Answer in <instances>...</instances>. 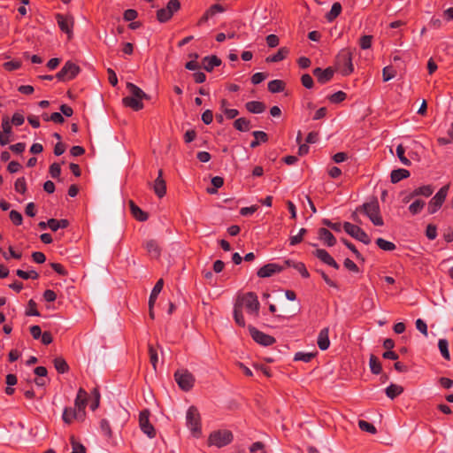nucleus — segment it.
I'll list each match as a JSON object with an SVG mask.
<instances>
[{
    "mask_svg": "<svg viewBox=\"0 0 453 453\" xmlns=\"http://www.w3.org/2000/svg\"><path fill=\"white\" fill-rule=\"evenodd\" d=\"M357 211L365 213L375 226H383L384 224L378 200L375 198L371 202L364 203L357 209Z\"/></svg>",
    "mask_w": 453,
    "mask_h": 453,
    "instance_id": "1",
    "label": "nucleus"
},
{
    "mask_svg": "<svg viewBox=\"0 0 453 453\" xmlns=\"http://www.w3.org/2000/svg\"><path fill=\"white\" fill-rule=\"evenodd\" d=\"M235 304H239L240 308L245 307L248 313L250 315H254L257 317L258 311L260 307V303L258 302L257 296L253 292H248L238 297Z\"/></svg>",
    "mask_w": 453,
    "mask_h": 453,
    "instance_id": "2",
    "label": "nucleus"
},
{
    "mask_svg": "<svg viewBox=\"0 0 453 453\" xmlns=\"http://www.w3.org/2000/svg\"><path fill=\"white\" fill-rule=\"evenodd\" d=\"M187 426L194 437L198 438L202 434L201 417L198 410L195 406L188 409L186 414Z\"/></svg>",
    "mask_w": 453,
    "mask_h": 453,
    "instance_id": "3",
    "label": "nucleus"
},
{
    "mask_svg": "<svg viewBox=\"0 0 453 453\" xmlns=\"http://www.w3.org/2000/svg\"><path fill=\"white\" fill-rule=\"evenodd\" d=\"M336 66L344 76L349 75L353 70L352 54L349 50H342L336 57Z\"/></svg>",
    "mask_w": 453,
    "mask_h": 453,
    "instance_id": "4",
    "label": "nucleus"
},
{
    "mask_svg": "<svg viewBox=\"0 0 453 453\" xmlns=\"http://www.w3.org/2000/svg\"><path fill=\"white\" fill-rule=\"evenodd\" d=\"M233 441V434L228 430H218L212 432L208 438L209 446L222 448Z\"/></svg>",
    "mask_w": 453,
    "mask_h": 453,
    "instance_id": "5",
    "label": "nucleus"
},
{
    "mask_svg": "<svg viewBox=\"0 0 453 453\" xmlns=\"http://www.w3.org/2000/svg\"><path fill=\"white\" fill-rule=\"evenodd\" d=\"M174 378L178 386L184 391H189L194 387L195 377L186 369L176 371Z\"/></svg>",
    "mask_w": 453,
    "mask_h": 453,
    "instance_id": "6",
    "label": "nucleus"
},
{
    "mask_svg": "<svg viewBox=\"0 0 453 453\" xmlns=\"http://www.w3.org/2000/svg\"><path fill=\"white\" fill-rule=\"evenodd\" d=\"M449 185H445L431 198L428 203L427 211L429 214H434L441 207L448 195Z\"/></svg>",
    "mask_w": 453,
    "mask_h": 453,
    "instance_id": "7",
    "label": "nucleus"
},
{
    "mask_svg": "<svg viewBox=\"0 0 453 453\" xmlns=\"http://www.w3.org/2000/svg\"><path fill=\"white\" fill-rule=\"evenodd\" d=\"M81 68L72 61H67L56 74V78L60 81H68L74 79L80 73Z\"/></svg>",
    "mask_w": 453,
    "mask_h": 453,
    "instance_id": "8",
    "label": "nucleus"
},
{
    "mask_svg": "<svg viewBox=\"0 0 453 453\" xmlns=\"http://www.w3.org/2000/svg\"><path fill=\"white\" fill-rule=\"evenodd\" d=\"M343 229L351 237L357 239V241L365 244H369L371 242V239L368 236V234L357 225L351 224L349 222H345L343 224Z\"/></svg>",
    "mask_w": 453,
    "mask_h": 453,
    "instance_id": "9",
    "label": "nucleus"
},
{
    "mask_svg": "<svg viewBox=\"0 0 453 453\" xmlns=\"http://www.w3.org/2000/svg\"><path fill=\"white\" fill-rule=\"evenodd\" d=\"M139 425L141 430L147 434L150 438H154L156 436V430L154 426L150 422V411L143 410L140 412L139 415Z\"/></svg>",
    "mask_w": 453,
    "mask_h": 453,
    "instance_id": "10",
    "label": "nucleus"
},
{
    "mask_svg": "<svg viewBox=\"0 0 453 453\" xmlns=\"http://www.w3.org/2000/svg\"><path fill=\"white\" fill-rule=\"evenodd\" d=\"M249 331L252 339L260 345L270 346L275 342V339L273 336L259 331L252 326H249Z\"/></svg>",
    "mask_w": 453,
    "mask_h": 453,
    "instance_id": "11",
    "label": "nucleus"
},
{
    "mask_svg": "<svg viewBox=\"0 0 453 453\" xmlns=\"http://www.w3.org/2000/svg\"><path fill=\"white\" fill-rule=\"evenodd\" d=\"M58 25L62 32L65 33L70 39L73 35V19L71 16L58 13L56 15Z\"/></svg>",
    "mask_w": 453,
    "mask_h": 453,
    "instance_id": "12",
    "label": "nucleus"
},
{
    "mask_svg": "<svg viewBox=\"0 0 453 453\" xmlns=\"http://www.w3.org/2000/svg\"><path fill=\"white\" fill-rule=\"evenodd\" d=\"M284 270V266L278 264L270 263L266 264L257 271V274L260 278L270 277L276 273H280Z\"/></svg>",
    "mask_w": 453,
    "mask_h": 453,
    "instance_id": "13",
    "label": "nucleus"
},
{
    "mask_svg": "<svg viewBox=\"0 0 453 453\" xmlns=\"http://www.w3.org/2000/svg\"><path fill=\"white\" fill-rule=\"evenodd\" d=\"M88 402V393L82 388H80L76 398L74 400V409L78 411L81 414L85 416V408L87 406Z\"/></svg>",
    "mask_w": 453,
    "mask_h": 453,
    "instance_id": "14",
    "label": "nucleus"
},
{
    "mask_svg": "<svg viewBox=\"0 0 453 453\" xmlns=\"http://www.w3.org/2000/svg\"><path fill=\"white\" fill-rule=\"evenodd\" d=\"M153 190L159 198L164 197L166 194V183L165 180L163 179L162 170L158 171V175L157 179L154 180Z\"/></svg>",
    "mask_w": 453,
    "mask_h": 453,
    "instance_id": "15",
    "label": "nucleus"
},
{
    "mask_svg": "<svg viewBox=\"0 0 453 453\" xmlns=\"http://www.w3.org/2000/svg\"><path fill=\"white\" fill-rule=\"evenodd\" d=\"M334 73V72L331 67L326 68L325 70L318 67L313 70V75L321 84L328 82L333 78Z\"/></svg>",
    "mask_w": 453,
    "mask_h": 453,
    "instance_id": "16",
    "label": "nucleus"
},
{
    "mask_svg": "<svg viewBox=\"0 0 453 453\" xmlns=\"http://www.w3.org/2000/svg\"><path fill=\"white\" fill-rule=\"evenodd\" d=\"M314 255L321 260L323 263L338 269L339 265L336 263V261L334 259V257L326 250L323 249H318L314 251Z\"/></svg>",
    "mask_w": 453,
    "mask_h": 453,
    "instance_id": "17",
    "label": "nucleus"
},
{
    "mask_svg": "<svg viewBox=\"0 0 453 453\" xmlns=\"http://www.w3.org/2000/svg\"><path fill=\"white\" fill-rule=\"evenodd\" d=\"M319 239L326 246L333 247L336 243V239L334 234L326 228H319Z\"/></svg>",
    "mask_w": 453,
    "mask_h": 453,
    "instance_id": "18",
    "label": "nucleus"
},
{
    "mask_svg": "<svg viewBox=\"0 0 453 453\" xmlns=\"http://www.w3.org/2000/svg\"><path fill=\"white\" fill-rule=\"evenodd\" d=\"M84 416L74 408L66 407L64 409L62 418L65 424H71L74 419H82Z\"/></svg>",
    "mask_w": 453,
    "mask_h": 453,
    "instance_id": "19",
    "label": "nucleus"
},
{
    "mask_svg": "<svg viewBox=\"0 0 453 453\" xmlns=\"http://www.w3.org/2000/svg\"><path fill=\"white\" fill-rule=\"evenodd\" d=\"M317 344L321 350H326L329 348L330 340H329V328L328 327H325L320 330V332L318 335Z\"/></svg>",
    "mask_w": 453,
    "mask_h": 453,
    "instance_id": "20",
    "label": "nucleus"
},
{
    "mask_svg": "<svg viewBox=\"0 0 453 453\" xmlns=\"http://www.w3.org/2000/svg\"><path fill=\"white\" fill-rule=\"evenodd\" d=\"M202 65L204 70L211 72L214 67L221 65V59L215 55L207 56L203 58Z\"/></svg>",
    "mask_w": 453,
    "mask_h": 453,
    "instance_id": "21",
    "label": "nucleus"
},
{
    "mask_svg": "<svg viewBox=\"0 0 453 453\" xmlns=\"http://www.w3.org/2000/svg\"><path fill=\"white\" fill-rule=\"evenodd\" d=\"M144 248L148 254L153 258H158L161 253L160 248L155 240H149L144 242Z\"/></svg>",
    "mask_w": 453,
    "mask_h": 453,
    "instance_id": "22",
    "label": "nucleus"
},
{
    "mask_svg": "<svg viewBox=\"0 0 453 453\" xmlns=\"http://www.w3.org/2000/svg\"><path fill=\"white\" fill-rule=\"evenodd\" d=\"M122 103L126 107H129L136 111L142 110L144 107L142 100L134 97L126 96L122 99Z\"/></svg>",
    "mask_w": 453,
    "mask_h": 453,
    "instance_id": "23",
    "label": "nucleus"
},
{
    "mask_svg": "<svg viewBox=\"0 0 453 453\" xmlns=\"http://www.w3.org/2000/svg\"><path fill=\"white\" fill-rule=\"evenodd\" d=\"M129 207L132 215L139 221H146L148 219V214L144 212L140 207H138L134 201H129Z\"/></svg>",
    "mask_w": 453,
    "mask_h": 453,
    "instance_id": "24",
    "label": "nucleus"
},
{
    "mask_svg": "<svg viewBox=\"0 0 453 453\" xmlns=\"http://www.w3.org/2000/svg\"><path fill=\"white\" fill-rule=\"evenodd\" d=\"M127 88L130 93L129 97H134L142 100L148 98V96L138 86L134 85V83L127 82Z\"/></svg>",
    "mask_w": 453,
    "mask_h": 453,
    "instance_id": "25",
    "label": "nucleus"
},
{
    "mask_svg": "<svg viewBox=\"0 0 453 453\" xmlns=\"http://www.w3.org/2000/svg\"><path fill=\"white\" fill-rule=\"evenodd\" d=\"M434 191V186L428 184V185H423L420 187H418L413 189V195H415V197L418 196H423V197H429L433 195Z\"/></svg>",
    "mask_w": 453,
    "mask_h": 453,
    "instance_id": "26",
    "label": "nucleus"
},
{
    "mask_svg": "<svg viewBox=\"0 0 453 453\" xmlns=\"http://www.w3.org/2000/svg\"><path fill=\"white\" fill-rule=\"evenodd\" d=\"M288 53L289 50L287 47H282L274 55L267 57L265 60L268 63H277L285 59Z\"/></svg>",
    "mask_w": 453,
    "mask_h": 453,
    "instance_id": "27",
    "label": "nucleus"
},
{
    "mask_svg": "<svg viewBox=\"0 0 453 453\" xmlns=\"http://www.w3.org/2000/svg\"><path fill=\"white\" fill-rule=\"evenodd\" d=\"M245 107L248 111L251 113H262L265 110V105L264 103L259 101H250L246 103Z\"/></svg>",
    "mask_w": 453,
    "mask_h": 453,
    "instance_id": "28",
    "label": "nucleus"
},
{
    "mask_svg": "<svg viewBox=\"0 0 453 453\" xmlns=\"http://www.w3.org/2000/svg\"><path fill=\"white\" fill-rule=\"evenodd\" d=\"M403 392V388L400 385L391 383L388 387L386 388L385 393L387 396L390 399H395L398 395H400Z\"/></svg>",
    "mask_w": 453,
    "mask_h": 453,
    "instance_id": "29",
    "label": "nucleus"
},
{
    "mask_svg": "<svg viewBox=\"0 0 453 453\" xmlns=\"http://www.w3.org/2000/svg\"><path fill=\"white\" fill-rule=\"evenodd\" d=\"M410 176V172L406 169H396L393 170L390 174V179L392 183H397L400 180L406 179Z\"/></svg>",
    "mask_w": 453,
    "mask_h": 453,
    "instance_id": "30",
    "label": "nucleus"
},
{
    "mask_svg": "<svg viewBox=\"0 0 453 453\" xmlns=\"http://www.w3.org/2000/svg\"><path fill=\"white\" fill-rule=\"evenodd\" d=\"M164 287L163 279H159L155 284L149 299V306L154 305L157 298Z\"/></svg>",
    "mask_w": 453,
    "mask_h": 453,
    "instance_id": "31",
    "label": "nucleus"
},
{
    "mask_svg": "<svg viewBox=\"0 0 453 453\" xmlns=\"http://www.w3.org/2000/svg\"><path fill=\"white\" fill-rule=\"evenodd\" d=\"M426 205V202L420 198H416L410 205L409 211L411 215H417L422 211Z\"/></svg>",
    "mask_w": 453,
    "mask_h": 453,
    "instance_id": "32",
    "label": "nucleus"
},
{
    "mask_svg": "<svg viewBox=\"0 0 453 453\" xmlns=\"http://www.w3.org/2000/svg\"><path fill=\"white\" fill-rule=\"evenodd\" d=\"M234 127L240 132H248L251 128V124L248 119L239 118L234 120Z\"/></svg>",
    "mask_w": 453,
    "mask_h": 453,
    "instance_id": "33",
    "label": "nucleus"
},
{
    "mask_svg": "<svg viewBox=\"0 0 453 453\" xmlns=\"http://www.w3.org/2000/svg\"><path fill=\"white\" fill-rule=\"evenodd\" d=\"M285 88V83L280 80H273L268 83V90L271 93H280Z\"/></svg>",
    "mask_w": 453,
    "mask_h": 453,
    "instance_id": "34",
    "label": "nucleus"
},
{
    "mask_svg": "<svg viewBox=\"0 0 453 453\" xmlns=\"http://www.w3.org/2000/svg\"><path fill=\"white\" fill-rule=\"evenodd\" d=\"M369 366L373 374H380L382 371L381 364L374 355L370 356Z\"/></svg>",
    "mask_w": 453,
    "mask_h": 453,
    "instance_id": "35",
    "label": "nucleus"
},
{
    "mask_svg": "<svg viewBox=\"0 0 453 453\" xmlns=\"http://www.w3.org/2000/svg\"><path fill=\"white\" fill-rule=\"evenodd\" d=\"M342 12V5L340 3L333 4L330 12L326 14V18L328 21L335 19Z\"/></svg>",
    "mask_w": 453,
    "mask_h": 453,
    "instance_id": "36",
    "label": "nucleus"
},
{
    "mask_svg": "<svg viewBox=\"0 0 453 453\" xmlns=\"http://www.w3.org/2000/svg\"><path fill=\"white\" fill-rule=\"evenodd\" d=\"M438 348L441 356L446 359H450V354L449 351V342L446 339H440L438 342Z\"/></svg>",
    "mask_w": 453,
    "mask_h": 453,
    "instance_id": "37",
    "label": "nucleus"
},
{
    "mask_svg": "<svg viewBox=\"0 0 453 453\" xmlns=\"http://www.w3.org/2000/svg\"><path fill=\"white\" fill-rule=\"evenodd\" d=\"M54 366L59 373L67 372L69 370L66 361L62 357H56L54 359Z\"/></svg>",
    "mask_w": 453,
    "mask_h": 453,
    "instance_id": "38",
    "label": "nucleus"
},
{
    "mask_svg": "<svg viewBox=\"0 0 453 453\" xmlns=\"http://www.w3.org/2000/svg\"><path fill=\"white\" fill-rule=\"evenodd\" d=\"M376 244L382 250L392 251L395 250V244L394 242L387 241L383 238H378L376 240Z\"/></svg>",
    "mask_w": 453,
    "mask_h": 453,
    "instance_id": "39",
    "label": "nucleus"
},
{
    "mask_svg": "<svg viewBox=\"0 0 453 453\" xmlns=\"http://www.w3.org/2000/svg\"><path fill=\"white\" fill-rule=\"evenodd\" d=\"M234 319L235 323L240 326H245V320L242 315V311L239 304H234Z\"/></svg>",
    "mask_w": 453,
    "mask_h": 453,
    "instance_id": "40",
    "label": "nucleus"
},
{
    "mask_svg": "<svg viewBox=\"0 0 453 453\" xmlns=\"http://www.w3.org/2000/svg\"><path fill=\"white\" fill-rule=\"evenodd\" d=\"M211 184L213 185V188H208L207 192L209 194H215L217 192V188H219L224 184V180L222 177L215 176L211 179Z\"/></svg>",
    "mask_w": 453,
    "mask_h": 453,
    "instance_id": "41",
    "label": "nucleus"
},
{
    "mask_svg": "<svg viewBox=\"0 0 453 453\" xmlns=\"http://www.w3.org/2000/svg\"><path fill=\"white\" fill-rule=\"evenodd\" d=\"M172 17V13L167 10L166 7L161 8L157 12V19L161 23L168 21Z\"/></svg>",
    "mask_w": 453,
    "mask_h": 453,
    "instance_id": "42",
    "label": "nucleus"
},
{
    "mask_svg": "<svg viewBox=\"0 0 453 453\" xmlns=\"http://www.w3.org/2000/svg\"><path fill=\"white\" fill-rule=\"evenodd\" d=\"M396 75V71L392 65L385 66L382 70L383 81H388Z\"/></svg>",
    "mask_w": 453,
    "mask_h": 453,
    "instance_id": "43",
    "label": "nucleus"
},
{
    "mask_svg": "<svg viewBox=\"0 0 453 453\" xmlns=\"http://www.w3.org/2000/svg\"><path fill=\"white\" fill-rule=\"evenodd\" d=\"M16 274L21 278V279H24V280H27L29 278L33 279V280H36L39 278V274L37 272L32 270L30 272H25L23 270H20V269H18L16 271Z\"/></svg>",
    "mask_w": 453,
    "mask_h": 453,
    "instance_id": "44",
    "label": "nucleus"
},
{
    "mask_svg": "<svg viewBox=\"0 0 453 453\" xmlns=\"http://www.w3.org/2000/svg\"><path fill=\"white\" fill-rule=\"evenodd\" d=\"M358 426L362 431L370 433L372 434H374L377 433L376 427L372 423H369L365 420H359Z\"/></svg>",
    "mask_w": 453,
    "mask_h": 453,
    "instance_id": "45",
    "label": "nucleus"
},
{
    "mask_svg": "<svg viewBox=\"0 0 453 453\" xmlns=\"http://www.w3.org/2000/svg\"><path fill=\"white\" fill-rule=\"evenodd\" d=\"M314 356L315 355L311 352H296L295 354L294 360L309 363L314 357Z\"/></svg>",
    "mask_w": 453,
    "mask_h": 453,
    "instance_id": "46",
    "label": "nucleus"
},
{
    "mask_svg": "<svg viewBox=\"0 0 453 453\" xmlns=\"http://www.w3.org/2000/svg\"><path fill=\"white\" fill-rule=\"evenodd\" d=\"M16 192L25 194L27 191V182L24 177L18 178L14 183Z\"/></svg>",
    "mask_w": 453,
    "mask_h": 453,
    "instance_id": "47",
    "label": "nucleus"
},
{
    "mask_svg": "<svg viewBox=\"0 0 453 453\" xmlns=\"http://www.w3.org/2000/svg\"><path fill=\"white\" fill-rule=\"evenodd\" d=\"M306 232H307V230L305 228H301L297 234L291 235L289 237V244L291 246H295V245L300 243L303 241V235L306 234Z\"/></svg>",
    "mask_w": 453,
    "mask_h": 453,
    "instance_id": "48",
    "label": "nucleus"
},
{
    "mask_svg": "<svg viewBox=\"0 0 453 453\" xmlns=\"http://www.w3.org/2000/svg\"><path fill=\"white\" fill-rule=\"evenodd\" d=\"M404 153H405L404 147L402 144H399L396 147V156L398 157V158L402 164H403L404 165H410L411 161L405 157Z\"/></svg>",
    "mask_w": 453,
    "mask_h": 453,
    "instance_id": "49",
    "label": "nucleus"
},
{
    "mask_svg": "<svg viewBox=\"0 0 453 453\" xmlns=\"http://www.w3.org/2000/svg\"><path fill=\"white\" fill-rule=\"evenodd\" d=\"M26 315L27 316H40V312L38 311L36 308V303L30 299L27 303V307L26 310Z\"/></svg>",
    "mask_w": 453,
    "mask_h": 453,
    "instance_id": "50",
    "label": "nucleus"
},
{
    "mask_svg": "<svg viewBox=\"0 0 453 453\" xmlns=\"http://www.w3.org/2000/svg\"><path fill=\"white\" fill-rule=\"evenodd\" d=\"M72 452L71 453H87L86 448L81 443L75 441L73 436L71 437Z\"/></svg>",
    "mask_w": 453,
    "mask_h": 453,
    "instance_id": "51",
    "label": "nucleus"
},
{
    "mask_svg": "<svg viewBox=\"0 0 453 453\" xmlns=\"http://www.w3.org/2000/svg\"><path fill=\"white\" fill-rule=\"evenodd\" d=\"M9 217H10L11 221L15 226H20L22 224L23 217H22L21 213L19 212L18 211H15V210L11 211Z\"/></svg>",
    "mask_w": 453,
    "mask_h": 453,
    "instance_id": "52",
    "label": "nucleus"
},
{
    "mask_svg": "<svg viewBox=\"0 0 453 453\" xmlns=\"http://www.w3.org/2000/svg\"><path fill=\"white\" fill-rule=\"evenodd\" d=\"M91 395L93 396V400H92V403L90 404V409L92 411H95L98 408L99 406V403H100V393H99V390L95 388L92 391H91Z\"/></svg>",
    "mask_w": 453,
    "mask_h": 453,
    "instance_id": "53",
    "label": "nucleus"
},
{
    "mask_svg": "<svg viewBox=\"0 0 453 453\" xmlns=\"http://www.w3.org/2000/svg\"><path fill=\"white\" fill-rule=\"evenodd\" d=\"M148 347H149V355H150V364L152 365L154 370H156L157 369V361H158L157 352L153 348V346L151 344H149Z\"/></svg>",
    "mask_w": 453,
    "mask_h": 453,
    "instance_id": "54",
    "label": "nucleus"
},
{
    "mask_svg": "<svg viewBox=\"0 0 453 453\" xmlns=\"http://www.w3.org/2000/svg\"><path fill=\"white\" fill-rule=\"evenodd\" d=\"M372 35H363L359 40L360 48L363 50L370 49L372 46Z\"/></svg>",
    "mask_w": 453,
    "mask_h": 453,
    "instance_id": "55",
    "label": "nucleus"
},
{
    "mask_svg": "<svg viewBox=\"0 0 453 453\" xmlns=\"http://www.w3.org/2000/svg\"><path fill=\"white\" fill-rule=\"evenodd\" d=\"M20 67H21L20 61L12 60V61H8V62L4 63V68L9 72L18 70Z\"/></svg>",
    "mask_w": 453,
    "mask_h": 453,
    "instance_id": "56",
    "label": "nucleus"
},
{
    "mask_svg": "<svg viewBox=\"0 0 453 453\" xmlns=\"http://www.w3.org/2000/svg\"><path fill=\"white\" fill-rule=\"evenodd\" d=\"M346 98V94L342 91H338L334 94H332L329 96V100L333 104H338L342 102Z\"/></svg>",
    "mask_w": 453,
    "mask_h": 453,
    "instance_id": "57",
    "label": "nucleus"
},
{
    "mask_svg": "<svg viewBox=\"0 0 453 453\" xmlns=\"http://www.w3.org/2000/svg\"><path fill=\"white\" fill-rule=\"evenodd\" d=\"M167 10L173 15L180 8V3L179 0H170L166 5Z\"/></svg>",
    "mask_w": 453,
    "mask_h": 453,
    "instance_id": "58",
    "label": "nucleus"
},
{
    "mask_svg": "<svg viewBox=\"0 0 453 453\" xmlns=\"http://www.w3.org/2000/svg\"><path fill=\"white\" fill-rule=\"evenodd\" d=\"M100 428H101L102 433L105 436H107V437L111 436V429L109 422L106 419H102L100 421Z\"/></svg>",
    "mask_w": 453,
    "mask_h": 453,
    "instance_id": "59",
    "label": "nucleus"
},
{
    "mask_svg": "<svg viewBox=\"0 0 453 453\" xmlns=\"http://www.w3.org/2000/svg\"><path fill=\"white\" fill-rule=\"evenodd\" d=\"M426 235L429 240H434L437 236V227L434 225L429 224L426 226Z\"/></svg>",
    "mask_w": 453,
    "mask_h": 453,
    "instance_id": "60",
    "label": "nucleus"
},
{
    "mask_svg": "<svg viewBox=\"0 0 453 453\" xmlns=\"http://www.w3.org/2000/svg\"><path fill=\"white\" fill-rule=\"evenodd\" d=\"M416 328L422 334H424L425 336H427L428 334V332H427V326L426 324V322L421 319H418L416 320Z\"/></svg>",
    "mask_w": 453,
    "mask_h": 453,
    "instance_id": "61",
    "label": "nucleus"
},
{
    "mask_svg": "<svg viewBox=\"0 0 453 453\" xmlns=\"http://www.w3.org/2000/svg\"><path fill=\"white\" fill-rule=\"evenodd\" d=\"M61 173V167L60 165L58 163H53L50 166V174L52 178H58Z\"/></svg>",
    "mask_w": 453,
    "mask_h": 453,
    "instance_id": "62",
    "label": "nucleus"
},
{
    "mask_svg": "<svg viewBox=\"0 0 453 453\" xmlns=\"http://www.w3.org/2000/svg\"><path fill=\"white\" fill-rule=\"evenodd\" d=\"M301 81L303 87L306 88H311L313 87V79L310 74H303L301 77Z\"/></svg>",
    "mask_w": 453,
    "mask_h": 453,
    "instance_id": "63",
    "label": "nucleus"
},
{
    "mask_svg": "<svg viewBox=\"0 0 453 453\" xmlns=\"http://www.w3.org/2000/svg\"><path fill=\"white\" fill-rule=\"evenodd\" d=\"M137 12L133 9L126 10L123 18L127 21H133L137 18Z\"/></svg>",
    "mask_w": 453,
    "mask_h": 453,
    "instance_id": "64",
    "label": "nucleus"
}]
</instances>
